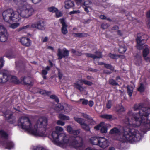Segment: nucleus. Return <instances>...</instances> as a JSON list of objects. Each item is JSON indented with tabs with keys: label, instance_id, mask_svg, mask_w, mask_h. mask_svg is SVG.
I'll return each instance as SVG.
<instances>
[{
	"label": "nucleus",
	"instance_id": "nucleus-1",
	"mask_svg": "<svg viewBox=\"0 0 150 150\" xmlns=\"http://www.w3.org/2000/svg\"><path fill=\"white\" fill-rule=\"evenodd\" d=\"M133 109L135 111L139 110V113L129 111L123 120L124 133L120 139L122 142H138L141 139L145 130L150 129V120L148 119L150 108L144 107L142 104L139 103L135 104Z\"/></svg>",
	"mask_w": 150,
	"mask_h": 150
},
{
	"label": "nucleus",
	"instance_id": "nucleus-2",
	"mask_svg": "<svg viewBox=\"0 0 150 150\" xmlns=\"http://www.w3.org/2000/svg\"><path fill=\"white\" fill-rule=\"evenodd\" d=\"M47 122L46 117H42L39 118L35 124L33 125L28 117L22 116L18 119V126L33 135L43 137L45 135Z\"/></svg>",
	"mask_w": 150,
	"mask_h": 150
},
{
	"label": "nucleus",
	"instance_id": "nucleus-3",
	"mask_svg": "<svg viewBox=\"0 0 150 150\" xmlns=\"http://www.w3.org/2000/svg\"><path fill=\"white\" fill-rule=\"evenodd\" d=\"M23 4H21L19 7L20 11V14L17 11H13L11 9L4 11L2 13L4 20L6 22L17 21L20 18L21 16L24 18H28L34 13L35 10L30 5L24 3L26 0H22Z\"/></svg>",
	"mask_w": 150,
	"mask_h": 150
},
{
	"label": "nucleus",
	"instance_id": "nucleus-4",
	"mask_svg": "<svg viewBox=\"0 0 150 150\" xmlns=\"http://www.w3.org/2000/svg\"><path fill=\"white\" fill-rule=\"evenodd\" d=\"M51 140L55 144L61 147H66L70 146L75 148L81 147L83 145L82 138L79 137H71L69 138L64 133H59L55 131L52 132Z\"/></svg>",
	"mask_w": 150,
	"mask_h": 150
},
{
	"label": "nucleus",
	"instance_id": "nucleus-5",
	"mask_svg": "<svg viewBox=\"0 0 150 150\" xmlns=\"http://www.w3.org/2000/svg\"><path fill=\"white\" fill-rule=\"evenodd\" d=\"M148 36L146 34L143 33L138 34L137 38V48L142 49L143 47V45L146 42Z\"/></svg>",
	"mask_w": 150,
	"mask_h": 150
},
{
	"label": "nucleus",
	"instance_id": "nucleus-6",
	"mask_svg": "<svg viewBox=\"0 0 150 150\" xmlns=\"http://www.w3.org/2000/svg\"><path fill=\"white\" fill-rule=\"evenodd\" d=\"M69 55V51L66 48L61 49L58 48L57 55L58 56V59H61L63 58H67Z\"/></svg>",
	"mask_w": 150,
	"mask_h": 150
},
{
	"label": "nucleus",
	"instance_id": "nucleus-7",
	"mask_svg": "<svg viewBox=\"0 0 150 150\" xmlns=\"http://www.w3.org/2000/svg\"><path fill=\"white\" fill-rule=\"evenodd\" d=\"M31 27L33 28H36L40 30H43L45 29V25L43 21L39 20L32 24Z\"/></svg>",
	"mask_w": 150,
	"mask_h": 150
},
{
	"label": "nucleus",
	"instance_id": "nucleus-8",
	"mask_svg": "<svg viewBox=\"0 0 150 150\" xmlns=\"http://www.w3.org/2000/svg\"><path fill=\"white\" fill-rule=\"evenodd\" d=\"M8 71L4 70L0 72V83H3L8 81L7 74H8Z\"/></svg>",
	"mask_w": 150,
	"mask_h": 150
},
{
	"label": "nucleus",
	"instance_id": "nucleus-9",
	"mask_svg": "<svg viewBox=\"0 0 150 150\" xmlns=\"http://www.w3.org/2000/svg\"><path fill=\"white\" fill-rule=\"evenodd\" d=\"M109 145V142L107 139L103 137L99 138L98 146L102 148H105L108 147Z\"/></svg>",
	"mask_w": 150,
	"mask_h": 150
},
{
	"label": "nucleus",
	"instance_id": "nucleus-10",
	"mask_svg": "<svg viewBox=\"0 0 150 150\" xmlns=\"http://www.w3.org/2000/svg\"><path fill=\"white\" fill-rule=\"evenodd\" d=\"M100 128V132L101 133H106L107 132V129L106 125L104 122H102L94 127V129L96 130H99Z\"/></svg>",
	"mask_w": 150,
	"mask_h": 150
},
{
	"label": "nucleus",
	"instance_id": "nucleus-11",
	"mask_svg": "<svg viewBox=\"0 0 150 150\" xmlns=\"http://www.w3.org/2000/svg\"><path fill=\"white\" fill-rule=\"evenodd\" d=\"M81 80H79L76 82L74 84V86L76 89L81 92L83 91L86 88L82 86L83 83H82L81 81Z\"/></svg>",
	"mask_w": 150,
	"mask_h": 150
},
{
	"label": "nucleus",
	"instance_id": "nucleus-12",
	"mask_svg": "<svg viewBox=\"0 0 150 150\" xmlns=\"http://www.w3.org/2000/svg\"><path fill=\"white\" fill-rule=\"evenodd\" d=\"M21 42L22 45L26 47H29L31 45V40L28 38H22L21 39Z\"/></svg>",
	"mask_w": 150,
	"mask_h": 150
},
{
	"label": "nucleus",
	"instance_id": "nucleus-13",
	"mask_svg": "<svg viewBox=\"0 0 150 150\" xmlns=\"http://www.w3.org/2000/svg\"><path fill=\"white\" fill-rule=\"evenodd\" d=\"M60 21L62 26L61 28L62 32L63 34L64 35L68 33V31L67 29V25L66 24L64 19H60Z\"/></svg>",
	"mask_w": 150,
	"mask_h": 150
},
{
	"label": "nucleus",
	"instance_id": "nucleus-14",
	"mask_svg": "<svg viewBox=\"0 0 150 150\" xmlns=\"http://www.w3.org/2000/svg\"><path fill=\"white\" fill-rule=\"evenodd\" d=\"M21 81L25 85H33L31 82L32 80L29 77H22L21 78Z\"/></svg>",
	"mask_w": 150,
	"mask_h": 150
},
{
	"label": "nucleus",
	"instance_id": "nucleus-15",
	"mask_svg": "<svg viewBox=\"0 0 150 150\" xmlns=\"http://www.w3.org/2000/svg\"><path fill=\"white\" fill-rule=\"evenodd\" d=\"M8 74H7V77H8V81H10L15 83H18V81L17 80L16 76H13L11 74L10 72L8 71Z\"/></svg>",
	"mask_w": 150,
	"mask_h": 150
},
{
	"label": "nucleus",
	"instance_id": "nucleus-16",
	"mask_svg": "<svg viewBox=\"0 0 150 150\" xmlns=\"http://www.w3.org/2000/svg\"><path fill=\"white\" fill-rule=\"evenodd\" d=\"M125 108L121 104L117 105L115 108V110L118 114H121L125 111Z\"/></svg>",
	"mask_w": 150,
	"mask_h": 150
},
{
	"label": "nucleus",
	"instance_id": "nucleus-17",
	"mask_svg": "<svg viewBox=\"0 0 150 150\" xmlns=\"http://www.w3.org/2000/svg\"><path fill=\"white\" fill-rule=\"evenodd\" d=\"M64 7L66 9H69L74 7V2L71 0H67L65 1Z\"/></svg>",
	"mask_w": 150,
	"mask_h": 150
},
{
	"label": "nucleus",
	"instance_id": "nucleus-18",
	"mask_svg": "<svg viewBox=\"0 0 150 150\" xmlns=\"http://www.w3.org/2000/svg\"><path fill=\"white\" fill-rule=\"evenodd\" d=\"M3 145L6 148L8 149L12 148L14 146V144L12 142L7 140H6L4 142Z\"/></svg>",
	"mask_w": 150,
	"mask_h": 150
},
{
	"label": "nucleus",
	"instance_id": "nucleus-19",
	"mask_svg": "<svg viewBox=\"0 0 150 150\" xmlns=\"http://www.w3.org/2000/svg\"><path fill=\"white\" fill-rule=\"evenodd\" d=\"M144 47V48L143 52V56L145 59L148 61L149 59V58L147 57V56L149 52V49L147 45H145Z\"/></svg>",
	"mask_w": 150,
	"mask_h": 150
},
{
	"label": "nucleus",
	"instance_id": "nucleus-20",
	"mask_svg": "<svg viewBox=\"0 0 150 150\" xmlns=\"http://www.w3.org/2000/svg\"><path fill=\"white\" fill-rule=\"evenodd\" d=\"M8 34L7 32L0 34V41L1 42H5L8 40Z\"/></svg>",
	"mask_w": 150,
	"mask_h": 150
},
{
	"label": "nucleus",
	"instance_id": "nucleus-21",
	"mask_svg": "<svg viewBox=\"0 0 150 150\" xmlns=\"http://www.w3.org/2000/svg\"><path fill=\"white\" fill-rule=\"evenodd\" d=\"M99 138V137H91L90 139L91 143L93 145H98Z\"/></svg>",
	"mask_w": 150,
	"mask_h": 150
},
{
	"label": "nucleus",
	"instance_id": "nucleus-22",
	"mask_svg": "<svg viewBox=\"0 0 150 150\" xmlns=\"http://www.w3.org/2000/svg\"><path fill=\"white\" fill-rule=\"evenodd\" d=\"M142 61L141 56L137 54L135 57L134 62L137 65H139L141 63Z\"/></svg>",
	"mask_w": 150,
	"mask_h": 150
},
{
	"label": "nucleus",
	"instance_id": "nucleus-23",
	"mask_svg": "<svg viewBox=\"0 0 150 150\" xmlns=\"http://www.w3.org/2000/svg\"><path fill=\"white\" fill-rule=\"evenodd\" d=\"M121 132V130L117 127H114L111 129L110 131V133L111 134H119Z\"/></svg>",
	"mask_w": 150,
	"mask_h": 150
},
{
	"label": "nucleus",
	"instance_id": "nucleus-24",
	"mask_svg": "<svg viewBox=\"0 0 150 150\" xmlns=\"http://www.w3.org/2000/svg\"><path fill=\"white\" fill-rule=\"evenodd\" d=\"M63 106L60 103H57L56 104L54 109L56 111L59 112L63 110Z\"/></svg>",
	"mask_w": 150,
	"mask_h": 150
},
{
	"label": "nucleus",
	"instance_id": "nucleus-25",
	"mask_svg": "<svg viewBox=\"0 0 150 150\" xmlns=\"http://www.w3.org/2000/svg\"><path fill=\"white\" fill-rule=\"evenodd\" d=\"M73 35L76 37H86L87 36L88 34L84 33H73Z\"/></svg>",
	"mask_w": 150,
	"mask_h": 150
},
{
	"label": "nucleus",
	"instance_id": "nucleus-26",
	"mask_svg": "<svg viewBox=\"0 0 150 150\" xmlns=\"http://www.w3.org/2000/svg\"><path fill=\"white\" fill-rule=\"evenodd\" d=\"M31 27V25H28L26 26H23L19 28L18 29V31H24L25 30H28Z\"/></svg>",
	"mask_w": 150,
	"mask_h": 150
},
{
	"label": "nucleus",
	"instance_id": "nucleus-27",
	"mask_svg": "<svg viewBox=\"0 0 150 150\" xmlns=\"http://www.w3.org/2000/svg\"><path fill=\"white\" fill-rule=\"evenodd\" d=\"M58 117L60 119L63 120H69V117L62 114L59 115Z\"/></svg>",
	"mask_w": 150,
	"mask_h": 150
},
{
	"label": "nucleus",
	"instance_id": "nucleus-28",
	"mask_svg": "<svg viewBox=\"0 0 150 150\" xmlns=\"http://www.w3.org/2000/svg\"><path fill=\"white\" fill-rule=\"evenodd\" d=\"M133 87L132 86H128L127 87V93L129 96L131 97L133 91Z\"/></svg>",
	"mask_w": 150,
	"mask_h": 150
},
{
	"label": "nucleus",
	"instance_id": "nucleus-29",
	"mask_svg": "<svg viewBox=\"0 0 150 150\" xmlns=\"http://www.w3.org/2000/svg\"><path fill=\"white\" fill-rule=\"evenodd\" d=\"M74 119L76 121L79 123L81 125L85 122L84 120L80 118L74 117Z\"/></svg>",
	"mask_w": 150,
	"mask_h": 150
},
{
	"label": "nucleus",
	"instance_id": "nucleus-30",
	"mask_svg": "<svg viewBox=\"0 0 150 150\" xmlns=\"http://www.w3.org/2000/svg\"><path fill=\"white\" fill-rule=\"evenodd\" d=\"M82 116L84 117L87 118L89 120H90V121L91 122L90 124L91 125L93 124L95 122L92 119L91 117H89V116L87 115V114H86L84 113H82Z\"/></svg>",
	"mask_w": 150,
	"mask_h": 150
},
{
	"label": "nucleus",
	"instance_id": "nucleus-31",
	"mask_svg": "<svg viewBox=\"0 0 150 150\" xmlns=\"http://www.w3.org/2000/svg\"><path fill=\"white\" fill-rule=\"evenodd\" d=\"M71 52L72 53L74 54V55L76 56H80L82 55V53L81 52L77 51L73 49L71 50Z\"/></svg>",
	"mask_w": 150,
	"mask_h": 150
},
{
	"label": "nucleus",
	"instance_id": "nucleus-32",
	"mask_svg": "<svg viewBox=\"0 0 150 150\" xmlns=\"http://www.w3.org/2000/svg\"><path fill=\"white\" fill-rule=\"evenodd\" d=\"M101 117L103 118L108 120H110L112 118V116L111 115L108 114H104L101 116Z\"/></svg>",
	"mask_w": 150,
	"mask_h": 150
},
{
	"label": "nucleus",
	"instance_id": "nucleus-33",
	"mask_svg": "<svg viewBox=\"0 0 150 150\" xmlns=\"http://www.w3.org/2000/svg\"><path fill=\"white\" fill-rule=\"evenodd\" d=\"M126 50V47L124 46H120L118 49L119 52L121 53H125Z\"/></svg>",
	"mask_w": 150,
	"mask_h": 150
},
{
	"label": "nucleus",
	"instance_id": "nucleus-34",
	"mask_svg": "<svg viewBox=\"0 0 150 150\" xmlns=\"http://www.w3.org/2000/svg\"><path fill=\"white\" fill-rule=\"evenodd\" d=\"M91 4L90 0H83V4L84 6L87 7H89V5Z\"/></svg>",
	"mask_w": 150,
	"mask_h": 150
},
{
	"label": "nucleus",
	"instance_id": "nucleus-35",
	"mask_svg": "<svg viewBox=\"0 0 150 150\" xmlns=\"http://www.w3.org/2000/svg\"><path fill=\"white\" fill-rule=\"evenodd\" d=\"M34 150H48L47 149L41 146H38L33 148Z\"/></svg>",
	"mask_w": 150,
	"mask_h": 150
},
{
	"label": "nucleus",
	"instance_id": "nucleus-36",
	"mask_svg": "<svg viewBox=\"0 0 150 150\" xmlns=\"http://www.w3.org/2000/svg\"><path fill=\"white\" fill-rule=\"evenodd\" d=\"M145 88L143 84V83H140L139 87L138 88V91L141 92H143Z\"/></svg>",
	"mask_w": 150,
	"mask_h": 150
},
{
	"label": "nucleus",
	"instance_id": "nucleus-37",
	"mask_svg": "<svg viewBox=\"0 0 150 150\" xmlns=\"http://www.w3.org/2000/svg\"><path fill=\"white\" fill-rule=\"evenodd\" d=\"M80 102H81L82 104L84 105H87L88 103V100L85 99H80L79 101H78L79 103Z\"/></svg>",
	"mask_w": 150,
	"mask_h": 150
},
{
	"label": "nucleus",
	"instance_id": "nucleus-38",
	"mask_svg": "<svg viewBox=\"0 0 150 150\" xmlns=\"http://www.w3.org/2000/svg\"><path fill=\"white\" fill-rule=\"evenodd\" d=\"M81 126L83 129L86 130L88 131L90 130L88 125L85 123V122L82 124Z\"/></svg>",
	"mask_w": 150,
	"mask_h": 150
},
{
	"label": "nucleus",
	"instance_id": "nucleus-39",
	"mask_svg": "<svg viewBox=\"0 0 150 150\" xmlns=\"http://www.w3.org/2000/svg\"><path fill=\"white\" fill-rule=\"evenodd\" d=\"M47 74V71L45 69L42 70V71L41 75L44 79H46V75Z\"/></svg>",
	"mask_w": 150,
	"mask_h": 150
},
{
	"label": "nucleus",
	"instance_id": "nucleus-40",
	"mask_svg": "<svg viewBox=\"0 0 150 150\" xmlns=\"http://www.w3.org/2000/svg\"><path fill=\"white\" fill-rule=\"evenodd\" d=\"M48 11L50 12H55L57 11V9L54 7H51L48 8Z\"/></svg>",
	"mask_w": 150,
	"mask_h": 150
},
{
	"label": "nucleus",
	"instance_id": "nucleus-41",
	"mask_svg": "<svg viewBox=\"0 0 150 150\" xmlns=\"http://www.w3.org/2000/svg\"><path fill=\"white\" fill-rule=\"evenodd\" d=\"M81 81L82 83L83 82L86 85H87L88 86H91L93 84L91 82L86 80H85L81 79Z\"/></svg>",
	"mask_w": 150,
	"mask_h": 150
},
{
	"label": "nucleus",
	"instance_id": "nucleus-42",
	"mask_svg": "<svg viewBox=\"0 0 150 150\" xmlns=\"http://www.w3.org/2000/svg\"><path fill=\"white\" fill-rule=\"evenodd\" d=\"M109 82V83L112 85L114 86L118 85V84L115 80L112 79H110Z\"/></svg>",
	"mask_w": 150,
	"mask_h": 150
},
{
	"label": "nucleus",
	"instance_id": "nucleus-43",
	"mask_svg": "<svg viewBox=\"0 0 150 150\" xmlns=\"http://www.w3.org/2000/svg\"><path fill=\"white\" fill-rule=\"evenodd\" d=\"M105 67L108 69H110L114 71V68L110 64H104Z\"/></svg>",
	"mask_w": 150,
	"mask_h": 150
},
{
	"label": "nucleus",
	"instance_id": "nucleus-44",
	"mask_svg": "<svg viewBox=\"0 0 150 150\" xmlns=\"http://www.w3.org/2000/svg\"><path fill=\"white\" fill-rule=\"evenodd\" d=\"M96 55H95L96 58H100L102 57V53L101 52L98 51H96L95 52Z\"/></svg>",
	"mask_w": 150,
	"mask_h": 150
},
{
	"label": "nucleus",
	"instance_id": "nucleus-45",
	"mask_svg": "<svg viewBox=\"0 0 150 150\" xmlns=\"http://www.w3.org/2000/svg\"><path fill=\"white\" fill-rule=\"evenodd\" d=\"M7 32L6 29L2 25H0V34Z\"/></svg>",
	"mask_w": 150,
	"mask_h": 150
},
{
	"label": "nucleus",
	"instance_id": "nucleus-46",
	"mask_svg": "<svg viewBox=\"0 0 150 150\" xmlns=\"http://www.w3.org/2000/svg\"><path fill=\"white\" fill-rule=\"evenodd\" d=\"M0 135L4 138H6L8 136L7 134L3 130L0 131Z\"/></svg>",
	"mask_w": 150,
	"mask_h": 150
},
{
	"label": "nucleus",
	"instance_id": "nucleus-47",
	"mask_svg": "<svg viewBox=\"0 0 150 150\" xmlns=\"http://www.w3.org/2000/svg\"><path fill=\"white\" fill-rule=\"evenodd\" d=\"M50 98L54 100L55 101L57 102H59V100L57 96L55 95H51L50 96Z\"/></svg>",
	"mask_w": 150,
	"mask_h": 150
},
{
	"label": "nucleus",
	"instance_id": "nucleus-48",
	"mask_svg": "<svg viewBox=\"0 0 150 150\" xmlns=\"http://www.w3.org/2000/svg\"><path fill=\"white\" fill-rule=\"evenodd\" d=\"M55 132L59 133L62 132L63 130V129L60 127L56 126L55 127Z\"/></svg>",
	"mask_w": 150,
	"mask_h": 150
},
{
	"label": "nucleus",
	"instance_id": "nucleus-49",
	"mask_svg": "<svg viewBox=\"0 0 150 150\" xmlns=\"http://www.w3.org/2000/svg\"><path fill=\"white\" fill-rule=\"evenodd\" d=\"M4 62V60L2 57H0V69L3 66Z\"/></svg>",
	"mask_w": 150,
	"mask_h": 150
},
{
	"label": "nucleus",
	"instance_id": "nucleus-50",
	"mask_svg": "<svg viewBox=\"0 0 150 150\" xmlns=\"http://www.w3.org/2000/svg\"><path fill=\"white\" fill-rule=\"evenodd\" d=\"M85 54L86 56L87 57H90L92 58H93L94 59H95V55L93 54H91L90 53H86Z\"/></svg>",
	"mask_w": 150,
	"mask_h": 150
},
{
	"label": "nucleus",
	"instance_id": "nucleus-51",
	"mask_svg": "<svg viewBox=\"0 0 150 150\" xmlns=\"http://www.w3.org/2000/svg\"><path fill=\"white\" fill-rule=\"evenodd\" d=\"M67 130L70 134H71L73 130L72 127L70 125H68L67 128Z\"/></svg>",
	"mask_w": 150,
	"mask_h": 150
},
{
	"label": "nucleus",
	"instance_id": "nucleus-52",
	"mask_svg": "<svg viewBox=\"0 0 150 150\" xmlns=\"http://www.w3.org/2000/svg\"><path fill=\"white\" fill-rule=\"evenodd\" d=\"M19 25V23H14L12 24L11 25V27L13 29H15Z\"/></svg>",
	"mask_w": 150,
	"mask_h": 150
},
{
	"label": "nucleus",
	"instance_id": "nucleus-53",
	"mask_svg": "<svg viewBox=\"0 0 150 150\" xmlns=\"http://www.w3.org/2000/svg\"><path fill=\"white\" fill-rule=\"evenodd\" d=\"M112 106V101L111 100L108 101L106 104V107L108 109H110Z\"/></svg>",
	"mask_w": 150,
	"mask_h": 150
},
{
	"label": "nucleus",
	"instance_id": "nucleus-54",
	"mask_svg": "<svg viewBox=\"0 0 150 150\" xmlns=\"http://www.w3.org/2000/svg\"><path fill=\"white\" fill-rule=\"evenodd\" d=\"M76 4L78 5H81L83 4V0H75Z\"/></svg>",
	"mask_w": 150,
	"mask_h": 150
},
{
	"label": "nucleus",
	"instance_id": "nucleus-55",
	"mask_svg": "<svg viewBox=\"0 0 150 150\" xmlns=\"http://www.w3.org/2000/svg\"><path fill=\"white\" fill-rule=\"evenodd\" d=\"M108 56L112 59H115L117 55L110 53L108 55Z\"/></svg>",
	"mask_w": 150,
	"mask_h": 150
},
{
	"label": "nucleus",
	"instance_id": "nucleus-56",
	"mask_svg": "<svg viewBox=\"0 0 150 150\" xmlns=\"http://www.w3.org/2000/svg\"><path fill=\"white\" fill-rule=\"evenodd\" d=\"M79 133V130H73L71 134L74 135H78Z\"/></svg>",
	"mask_w": 150,
	"mask_h": 150
},
{
	"label": "nucleus",
	"instance_id": "nucleus-57",
	"mask_svg": "<svg viewBox=\"0 0 150 150\" xmlns=\"http://www.w3.org/2000/svg\"><path fill=\"white\" fill-rule=\"evenodd\" d=\"M108 26V25L106 23H103L101 25V27L103 29L106 28Z\"/></svg>",
	"mask_w": 150,
	"mask_h": 150
},
{
	"label": "nucleus",
	"instance_id": "nucleus-58",
	"mask_svg": "<svg viewBox=\"0 0 150 150\" xmlns=\"http://www.w3.org/2000/svg\"><path fill=\"white\" fill-rule=\"evenodd\" d=\"M80 11L79 10H74L70 12L69 14L70 15H72L74 14L79 13H80Z\"/></svg>",
	"mask_w": 150,
	"mask_h": 150
},
{
	"label": "nucleus",
	"instance_id": "nucleus-59",
	"mask_svg": "<svg viewBox=\"0 0 150 150\" xmlns=\"http://www.w3.org/2000/svg\"><path fill=\"white\" fill-rule=\"evenodd\" d=\"M55 12H56V16L57 17H61L62 15L61 12L60 11H59L58 10L57 11Z\"/></svg>",
	"mask_w": 150,
	"mask_h": 150
},
{
	"label": "nucleus",
	"instance_id": "nucleus-60",
	"mask_svg": "<svg viewBox=\"0 0 150 150\" xmlns=\"http://www.w3.org/2000/svg\"><path fill=\"white\" fill-rule=\"evenodd\" d=\"M57 124L58 125H61V126H63L64 125L65 123L64 122L61 120H59L57 121Z\"/></svg>",
	"mask_w": 150,
	"mask_h": 150
},
{
	"label": "nucleus",
	"instance_id": "nucleus-61",
	"mask_svg": "<svg viewBox=\"0 0 150 150\" xmlns=\"http://www.w3.org/2000/svg\"><path fill=\"white\" fill-rule=\"evenodd\" d=\"M58 77L59 79H61L63 75L62 73L60 72V70H59L58 71Z\"/></svg>",
	"mask_w": 150,
	"mask_h": 150
},
{
	"label": "nucleus",
	"instance_id": "nucleus-62",
	"mask_svg": "<svg viewBox=\"0 0 150 150\" xmlns=\"http://www.w3.org/2000/svg\"><path fill=\"white\" fill-rule=\"evenodd\" d=\"M48 40V37H45L44 38H43L42 39V41L43 42H47Z\"/></svg>",
	"mask_w": 150,
	"mask_h": 150
},
{
	"label": "nucleus",
	"instance_id": "nucleus-63",
	"mask_svg": "<svg viewBox=\"0 0 150 150\" xmlns=\"http://www.w3.org/2000/svg\"><path fill=\"white\" fill-rule=\"evenodd\" d=\"M94 104L93 102V101H90L89 102L88 105L90 107H92Z\"/></svg>",
	"mask_w": 150,
	"mask_h": 150
},
{
	"label": "nucleus",
	"instance_id": "nucleus-64",
	"mask_svg": "<svg viewBox=\"0 0 150 150\" xmlns=\"http://www.w3.org/2000/svg\"><path fill=\"white\" fill-rule=\"evenodd\" d=\"M86 150H98L97 149L95 148H93L88 147V148H86Z\"/></svg>",
	"mask_w": 150,
	"mask_h": 150
}]
</instances>
